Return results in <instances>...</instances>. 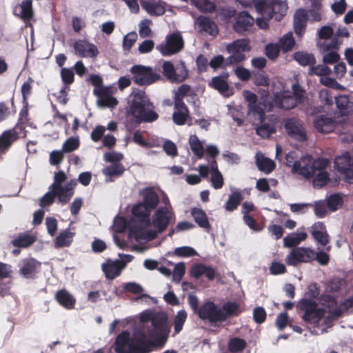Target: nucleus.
Instances as JSON below:
<instances>
[{
    "label": "nucleus",
    "instance_id": "obj_15",
    "mask_svg": "<svg viewBox=\"0 0 353 353\" xmlns=\"http://www.w3.org/2000/svg\"><path fill=\"white\" fill-rule=\"evenodd\" d=\"M273 103L276 108L284 110H291L299 105L293 97L292 92L288 90L274 94Z\"/></svg>",
    "mask_w": 353,
    "mask_h": 353
},
{
    "label": "nucleus",
    "instance_id": "obj_19",
    "mask_svg": "<svg viewBox=\"0 0 353 353\" xmlns=\"http://www.w3.org/2000/svg\"><path fill=\"white\" fill-rule=\"evenodd\" d=\"M190 273L195 279H199L204 275L209 281H213L217 275L216 269L203 263H196L192 265Z\"/></svg>",
    "mask_w": 353,
    "mask_h": 353
},
{
    "label": "nucleus",
    "instance_id": "obj_38",
    "mask_svg": "<svg viewBox=\"0 0 353 353\" xmlns=\"http://www.w3.org/2000/svg\"><path fill=\"white\" fill-rule=\"evenodd\" d=\"M353 166L351 156L348 152L339 156L334 159V168L339 172Z\"/></svg>",
    "mask_w": 353,
    "mask_h": 353
},
{
    "label": "nucleus",
    "instance_id": "obj_35",
    "mask_svg": "<svg viewBox=\"0 0 353 353\" xmlns=\"http://www.w3.org/2000/svg\"><path fill=\"white\" fill-rule=\"evenodd\" d=\"M77 185V181L70 180L65 186H63V190L59 191V202L62 204L68 203L74 195V188Z\"/></svg>",
    "mask_w": 353,
    "mask_h": 353
},
{
    "label": "nucleus",
    "instance_id": "obj_25",
    "mask_svg": "<svg viewBox=\"0 0 353 353\" xmlns=\"http://www.w3.org/2000/svg\"><path fill=\"white\" fill-rule=\"evenodd\" d=\"M314 128L319 132L329 133L334 130L335 128V121L325 115H320L315 117L313 121Z\"/></svg>",
    "mask_w": 353,
    "mask_h": 353
},
{
    "label": "nucleus",
    "instance_id": "obj_31",
    "mask_svg": "<svg viewBox=\"0 0 353 353\" xmlns=\"http://www.w3.org/2000/svg\"><path fill=\"white\" fill-rule=\"evenodd\" d=\"M143 196L141 203L148 208L154 210L159 203V197L156 192L151 188H146L141 192Z\"/></svg>",
    "mask_w": 353,
    "mask_h": 353
},
{
    "label": "nucleus",
    "instance_id": "obj_60",
    "mask_svg": "<svg viewBox=\"0 0 353 353\" xmlns=\"http://www.w3.org/2000/svg\"><path fill=\"white\" fill-rule=\"evenodd\" d=\"M66 178L65 174L62 170L55 173L54 183L50 186V189H53L59 192L63 190L62 183L66 180Z\"/></svg>",
    "mask_w": 353,
    "mask_h": 353
},
{
    "label": "nucleus",
    "instance_id": "obj_14",
    "mask_svg": "<svg viewBox=\"0 0 353 353\" xmlns=\"http://www.w3.org/2000/svg\"><path fill=\"white\" fill-rule=\"evenodd\" d=\"M153 345V342L143 332H138L133 335L130 350L139 353H148L150 351V347Z\"/></svg>",
    "mask_w": 353,
    "mask_h": 353
},
{
    "label": "nucleus",
    "instance_id": "obj_48",
    "mask_svg": "<svg viewBox=\"0 0 353 353\" xmlns=\"http://www.w3.org/2000/svg\"><path fill=\"white\" fill-rule=\"evenodd\" d=\"M278 44L279 45L281 50L285 52L291 50L295 44L292 33L288 32L285 34L281 39H280Z\"/></svg>",
    "mask_w": 353,
    "mask_h": 353
},
{
    "label": "nucleus",
    "instance_id": "obj_57",
    "mask_svg": "<svg viewBox=\"0 0 353 353\" xmlns=\"http://www.w3.org/2000/svg\"><path fill=\"white\" fill-rule=\"evenodd\" d=\"M33 83V79L28 77V80L22 84L21 88V92L22 94V103H26L29 97L31 95L32 92Z\"/></svg>",
    "mask_w": 353,
    "mask_h": 353
},
{
    "label": "nucleus",
    "instance_id": "obj_54",
    "mask_svg": "<svg viewBox=\"0 0 353 353\" xmlns=\"http://www.w3.org/2000/svg\"><path fill=\"white\" fill-rule=\"evenodd\" d=\"M187 319V312L183 310H179L174 318V333L179 334L183 329V325Z\"/></svg>",
    "mask_w": 353,
    "mask_h": 353
},
{
    "label": "nucleus",
    "instance_id": "obj_10",
    "mask_svg": "<svg viewBox=\"0 0 353 353\" xmlns=\"http://www.w3.org/2000/svg\"><path fill=\"white\" fill-rule=\"evenodd\" d=\"M315 259V252L310 248H294L285 258L288 265H297L300 263H309Z\"/></svg>",
    "mask_w": 353,
    "mask_h": 353
},
{
    "label": "nucleus",
    "instance_id": "obj_11",
    "mask_svg": "<svg viewBox=\"0 0 353 353\" xmlns=\"http://www.w3.org/2000/svg\"><path fill=\"white\" fill-rule=\"evenodd\" d=\"M73 48L75 54L80 57L94 58L99 54L97 46L85 39L76 41L73 44Z\"/></svg>",
    "mask_w": 353,
    "mask_h": 353
},
{
    "label": "nucleus",
    "instance_id": "obj_41",
    "mask_svg": "<svg viewBox=\"0 0 353 353\" xmlns=\"http://www.w3.org/2000/svg\"><path fill=\"white\" fill-rule=\"evenodd\" d=\"M141 5L150 15H162L165 12L164 8L156 2L142 1Z\"/></svg>",
    "mask_w": 353,
    "mask_h": 353
},
{
    "label": "nucleus",
    "instance_id": "obj_33",
    "mask_svg": "<svg viewBox=\"0 0 353 353\" xmlns=\"http://www.w3.org/2000/svg\"><path fill=\"white\" fill-rule=\"evenodd\" d=\"M191 214L193 216L194 221L200 228L208 230L210 229V224L206 213L202 209L193 208L191 210Z\"/></svg>",
    "mask_w": 353,
    "mask_h": 353
},
{
    "label": "nucleus",
    "instance_id": "obj_47",
    "mask_svg": "<svg viewBox=\"0 0 353 353\" xmlns=\"http://www.w3.org/2000/svg\"><path fill=\"white\" fill-rule=\"evenodd\" d=\"M51 191H48L46 192L41 199L39 202V205L41 208H46L50 206L55 200V198L57 196L58 200L59 201V197L61 196L60 193L53 189H50Z\"/></svg>",
    "mask_w": 353,
    "mask_h": 353
},
{
    "label": "nucleus",
    "instance_id": "obj_34",
    "mask_svg": "<svg viewBox=\"0 0 353 353\" xmlns=\"http://www.w3.org/2000/svg\"><path fill=\"white\" fill-rule=\"evenodd\" d=\"M248 39H237L227 46L229 53H243L250 50Z\"/></svg>",
    "mask_w": 353,
    "mask_h": 353
},
{
    "label": "nucleus",
    "instance_id": "obj_43",
    "mask_svg": "<svg viewBox=\"0 0 353 353\" xmlns=\"http://www.w3.org/2000/svg\"><path fill=\"white\" fill-rule=\"evenodd\" d=\"M294 58L301 65H309L310 68L316 63V59L312 54L297 52L294 54Z\"/></svg>",
    "mask_w": 353,
    "mask_h": 353
},
{
    "label": "nucleus",
    "instance_id": "obj_36",
    "mask_svg": "<svg viewBox=\"0 0 353 353\" xmlns=\"http://www.w3.org/2000/svg\"><path fill=\"white\" fill-rule=\"evenodd\" d=\"M307 234L305 232L291 233L283 239V244L287 248H292L306 239Z\"/></svg>",
    "mask_w": 353,
    "mask_h": 353
},
{
    "label": "nucleus",
    "instance_id": "obj_8",
    "mask_svg": "<svg viewBox=\"0 0 353 353\" xmlns=\"http://www.w3.org/2000/svg\"><path fill=\"white\" fill-rule=\"evenodd\" d=\"M175 218L170 205L158 208L152 216V225L159 233L163 232L168 227L172 219Z\"/></svg>",
    "mask_w": 353,
    "mask_h": 353
},
{
    "label": "nucleus",
    "instance_id": "obj_45",
    "mask_svg": "<svg viewBox=\"0 0 353 353\" xmlns=\"http://www.w3.org/2000/svg\"><path fill=\"white\" fill-rule=\"evenodd\" d=\"M199 26L201 30L205 32L212 36H216L218 34V30L216 24L208 17H202L199 21Z\"/></svg>",
    "mask_w": 353,
    "mask_h": 353
},
{
    "label": "nucleus",
    "instance_id": "obj_51",
    "mask_svg": "<svg viewBox=\"0 0 353 353\" xmlns=\"http://www.w3.org/2000/svg\"><path fill=\"white\" fill-rule=\"evenodd\" d=\"M256 133L262 138H269L272 134L276 132V129L273 125L269 123H261L256 125Z\"/></svg>",
    "mask_w": 353,
    "mask_h": 353
},
{
    "label": "nucleus",
    "instance_id": "obj_44",
    "mask_svg": "<svg viewBox=\"0 0 353 353\" xmlns=\"http://www.w3.org/2000/svg\"><path fill=\"white\" fill-rule=\"evenodd\" d=\"M189 143L191 150L198 158L201 159L203 157V146L196 135H191L189 139Z\"/></svg>",
    "mask_w": 353,
    "mask_h": 353
},
{
    "label": "nucleus",
    "instance_id": "obj_53",
    "mask_svg": "<svg viewBox=\"0 0 353 353\" xmlns=\"http://www.w3.org/2000/svg\"><path fill=\"white\" fill-rule=\"evenodd\" d=\"M124 171V166L121 163H114L112 165L105 167L103 170V173L109 176H121Z\"/></svg>",
    "mask_w": 353,
    "mask_h": 353
},
{
    "label": "nucleus",
    "instance_id": "obj_28",
    "mask_svg": "<svg viewBox=\"0 0 353 353\" xmlns=\"http://www.w3.org/2000/svg\"><path fill=\"white\" fill-rule=\"evenodd\" d=\"M15 16L23 21H30L34 16L32 0H23L13 11Z\"/></svg>",
    "mask_w": 353,
    "mask_h": 353
},
{
    "label": "nucleus",
    "instance_id": "obj_46",
    "mask_svg": "<svg viewBox=\"0 0 353 353\" xmlns=\"http://www.w3.org/2000/svg\"><path fill=\"white\" fill-rule=\"evenodd\" d=\"M321 304L327 308L328 315L330 316V312L335 310L339 305L336 299L330 294H323L320 296Z\"/></svg>",
    "mask_w": 353,
    "mask_h": 353
},
{
    "label": "nucleus",
    "instance_id": "obj_4",
    "mask_svg": "<svg viewBox=\"0 0 353 353\" xmlns=\"http://www.w3.org/2000/svg\"><path fill=\"white\" fill-rule=\"evenodd\" d=\"M296 310L299 314H302V319L310 323L319 322L325 313V310L319 307L315 301L306 298L297 303Z\"/></svg>",
    "mask_w": 353,
    "mask_h": 353
},
{
    "label": "nucleus",
    "instance_id": "obj_23",
    "mask_svg": "<svg viewBox=\"0 0 353 353\" xmlns=\"http://www.w3.org/2000/svg\"><path fill=\"white\" fill-rule=\"evenodd\" d=\"M176 110L174 112L172 119L176 125H184L189 115L187 105L182 99H176L174 103Z\"/></svg>",
    "mask_w": 353,
    "mask_h": 353
},
{
    "label": "nucleus",
    "instance_id": "obj_40",
    "mask_svg": "<svg viewBox=\"0 0 353 353\" xmlns=\"http://www.w3.org/2000/svg\"><path fill=\"white\" fill-rule=\"evenodd\" d=\"M256 163L259 170L266 174L272 172L276 167L275 163L272 160L263 156L261 157L257 156Z\"/></svg>",
    "mask_w": 353,
    "mask_h": 353
},
{
    "label": "nucleus",
    "instance_id": "obj_2",
    "mask_svg": "<svg viewBox=\"0 0 353 353\" xmlns=\"http://www.w3.org/2000/svg\"><path fill=\"white\" fill-rule=\"evenodd\" d=\"M255 9L263 17L279 21L285 15L288 5L285 0H259Z\"/></svg>",
    "mask_w": 353,
    "mask_h": 353
},
{
    "label": "nucleus",
    "instance_id": "obj_56",
    "mask_svg": "<svg viewBox=\"0 0 353 353\" xmlns=\"http://www.w3.org/2000/svg\"><path fill=\"white\" fill-rule=\"evenodd\" d=\"M246 346V342L244 339L238 337L233 338L228 343V349L230 352L236 353L243 351Z\"/></svg>",
    "mask_w": 353,
    "mask_h": 353
},
{
    "label": "nucleus",
    "instance_id": "obj_24",
    "mask_svg": "<svg viewBox=\"0 0 353 353\" xmlns=\"http://www.w3.org/2000/svg\"><path fill=\"white\" fill-rule=\"evenodd\" d=\"M12 270L10 264L0 261V296H5L8 294L9 288L4 281L11 280Z\"/></svg>",
    "mask_w": 353,
    "mask_h": 353
},
{
    "label": "nucleus",
    "instance_id": "obj_21",
    "mask_svg": "<svg viewBox=\"0 0 353 353\" xmlns=\"http://www.w3.org/2000/svg\"><path fill=\"white\" fill-rule=\"evenodd\" d=\"M285 128L288 134L294 139L299 141H304L307 139L306 132L302 125L290 119L285 124Z\"/></svg>",
    "mask_w": 353,
    "mask_h": 353
},
{
    "label": "nucleus",
    "instance_id": "obj_27",
    "mask_svg": "<svg viewBox=\"0 0 353 353\" xmlns=\"http://www.w3.org/2000/svg\"><path fill=\"white\" fill-rule=\"evenodd\" d=\"M57 302L67 310L74 308L76 304L75 298L65 289L58 290L54 296Z\"/></svg>",
    "mask_w": 353,
    "mask_h": 353
},
{
    "label": "nucleus",
    "instance_id": "obj_3",
    "mask_svg": "<svg viewBox=\"0 0 353 353\" xmlns=\"http://www.w3.org/2000/svg\"><path fill=\"white\" fill-rule=\"evenodd\" d=\"M330 161L324 158H318L313 162L311 159L304 157L301 162H297L293 165V174H298L305 178L314 177L316 172L325 171L329 165Z\"/></svg>",
    "mask_w": 353,
    "mask_h": 353
},
{
    "label": "nucleus",
    "instance_id": "obj_1",
    "mask_svg": "<svg viewBox=\"0 0 353 353\" xmlns=\"http://www.w3.org/2000/svg\"><path fill=\"white\" fill-rule=\"evenodd\" d=\"M132 97L128 115L132 116L136 123H151L157 120L159 114L154 110L153 103L144 91H134Z\"/></svg>",
    "mask_w": 353,
    "mask_h": 353
},
{
    "label": "nucleus",
    "instance_id": "obj_13",
    "mask_svg": "<svg viewBox=\"0 0 353 353\" xmlns=\"http://www.w3.org/2000/svg\"><path fill=\"white\" fill-rule=\"evenodd\" d=\"M152 210L144 205L141 202L134 205L132 208V214L137 221L141 228H147L151 225L150 216Z\"/></svg>",
    "mask_w": 353,
    "mask_h": 353
},
{
    "label": "nucleus",
    "instance_id": "obj_52",
    "mask_svg": "<svg viewBox=\"0 0 353 353\" xmlns=\"http://www.w3.org/2000/svg\"><path fill=\"white\" fill-rule=\"evenodd\" d=\"M90 81L91 83L96 87L94 92L98 95L105 94L107 93V88L103 86V79L98 74H91L90 76Z\"/></svg>",
    "mask_w": 353,
    "mask_h": 353
},
{
    "label": "nucleus",
    "instance_id": "obj_55",
    "mask_svg": "<svg viewBox=\"0 0 353 353\" xmlns=\"http://www.w3.org/2000/svg\"><path fill=\"white\" fill-rule=\"evenodd\" d=\"M343 203V199L340 195L333 194L327 198L326 205L330 210L334 212L342 206Z\"/></svg>",
    "mask_w": 353,
    "mask_h": 353
},
{
    "label": "nucleus",
    "instance_id": "obj_32",
    "mask_svg": "<svg viewBox=\"0 0 353 353\" xmlns=\"http://www.w3.org/2000/svg\"><path fill=\"white\" fill-rule=\"evenodd\" d=\"M221 309L224 316L222 323L225 321L229 317L238 316L242 312L240 304L236 301H228L223 304Z\"/></svg>",
    "mask_w": 353,
    "mask_h": 353
},
{
    "label": "nucleus",
    "instance_id": "obj_17",
    "mask_svg": "<svg viewBox=\"0 0 353 353\" xmlns=\"http://www.w3.org/2000/svg\"><path fill=\"white\" fill-rule=\"evenodd\" d=\"M254 18L247 12H240L235 17V21L233 24V30L239 34H242L254 25Z\"/></svg>",
    "mask_w": 353,
    "mask_h": 353
},
{
    "label": "nucleus",
    "instance_id": "obj_18",
    "mask_svg": "<svg viewBox=\"0 0 353 353\" xmlns=\"http://www.w3.org/2000/svg\"><path fill=\"white\" fill-rule=\"evenodd\" d=\"M125 268V263L123 261L119 259L115 261L107 260L101 265L102 271L108 279L112 280L119 276L123 269Z\"/></svg>",
    "mask_w": 353,
    "mask_h": 353
},
{
    "label": "nucleus",
    "instance_id": "obj_5",
    "mask_svg": "<svg viewBox=\"0 0 353 353\" xmlns=\"http://www.w3.org/2000/svg\"><path fill=\"white\" fill-rule=\"evenodd\" d=\"M150 321L154 329L150 331V335L154 338L157 345H163L170 331L167 325V314L164 312H154L150 317Z\"/></svg>",
    "mask_w": 353,
    "mask_h": 353
},
{
    "label": "nucleus",
    "instance_id": "obj_39",
    "mask_svg": "<svg viewBox=\"0 0 353 353\" xmlns=\"http://www.w3.org/2000/svg\"><path fill=\"white\" fill-rule=\"evenodd\" d=\"M243 199V196L240 192H232L225 205V210L229 212L234 211L237 209Z\"/></svg>",
    "mask_w": 353,
    "mask_h": 353
},
{
    "label": "nucleus",
    "instance_id": "obj_63",
    "mask_svg": "<svg viewBox=\"0 0 353 353\" xmlns=\"http://www.w3.org/2000/svg\"><path fill=\"white\" fill-rule=\"evenodd\" d=\"M176 81L175 83H181L184 81L188 77V70L185 66L184 61H181L180 64L175 68Z\"/></svg>",
    "mask_w": 353,
    "mask_h": 353
},
{
    "label": "nucleus",
    "instance_id": "obj_61",
    "mask_svg": "<svg viewBox=\"0 0 353 353\" xmlns=\"http://www.w3.org/2000/svg\"><path fill=\"white\" fill-rule=\"evenodd\" d=\"M314 176L313 185L317 188L325 185L330 180L329 174L326 171L318 172Z\"/></svg>",
    "mask_w": 353,
    "mask_h": 353
},
{
    "label": "nucleus",
    "instance_id": "obj_42",
    "mask_svg": "<svg viewBox=\"0 0 353 353\" xmlns=\"http://www.w3.org/2000/svg\"><path fill=\"white\" fill-rule=\"evenodd\" d=\"M36 238L28 234H21L12 241V244L17 248H27L34 243Z\"/></svg>",
    "mask_w": 353,
    "mask_h": 353
},
{
    "label": "nucleus",
    "instance_id": "obj_30",
    "mask_svg": "<svg viewBox=\"0 0 353 353\" xmlns=\"http://www.w3.org/2000/svg\"><path fill=\"white\" fill-rule=\"evenodd\" d=\"M265 105L262 103L248 108V117L253 125L262 123L265 119Z\"/></svg>",
    "mask_w": 353,
    "mask_h": 353
},
{
    "label": "nucleus",
    "instance_id": "obj_9",
    "mask_svg": "<svg viewBox=\"0 0 353 353\" xmlns=\"http://www.w3.org/2000/svg\"><path fill=\"white\" fill-rule=\"evenodd\" d=\"M197 315L202 320H208L211 325L222 323V319H224L221 307L212 301H208L201 305L197 311Z\"/></svg>",
    "mask_w": 353,
    "mask_h": 353
},
{
    "label": "nucleus",
    "instance_id": "obj_7",
    "mask_svg": "<svg viewBox=\"0 0 353 353\" xmlns=\"http://www.w3.org/2000/svg\"><path fill=\"white\" fill-rule=\"evenodd\" d=\"M183 48V39L179 32L167 35L165 43H162L157 46V49L163 56H170L176 54Z\"/></svg>",
    "mask_w": 353,
    "mask_h": 353
},
{
    "label": "nucleus",
    "instance_id": "obj_26",
    "mask_svg": "<svg viewBox=\"0 0 353 353\" xmlns=\"http://www.w3.org/2000/svg\"><path fill=\"white\" fill-rule=\"evenodd\" d=\"M132 343V338L130 337V332L123 331L115 339L114 351L117 353H128Z\"/></svg>",
    "mask_w": 353,
    "mask_h": 353
},
{
    "label": "nucleus",
    "instance_id": "obj_29",
    "mask_svg": "<svg viewBox=\"0 0 353 353\" xmlns=\"http://www.w3.org/2000/svg\"><path fill=\"white\" fill-rule=\"evenodd\" d=\"M352 307L353 295L348 297L343 303L339 305V306L335 310H333V311L330 312V316L325 317V323L327 324L334 320L338 319L343 315L344 312H347L349 309Z\"/></svg>",
    "mask_w": 353,
    "mask_h": 353
},
{
    "label": "nucleus",
    "instance_id": "obj_62",
    "mask_svg": "<svg viewBox=\"0 0 353 353\" xmlns=\"http://www.w3.org/2000/svg\"><path fill=\"white\" fill-rule=\"evenodd\" d=\"M79 140L78 138L70 137L68 138L62 145V150L65 153L72 152L79 147Z\"/></svg>",
    "mask_w": 353,
    "mask_h": 353
},
{
    "label": "nucleus",
    "instance_id": "obj_16",
    "mask_svg": "<svg viewBox=\"0 0 353 353\" xmlns=\"http://www.w3.org/2000/svg\"><path fill=\"white\" fill-rule=\"evenodd\" d=\"M229 74L227 72H222L220 75L212 77L209 86L223 96L229 97L230 93V88L228 83Z\"/></svg>",
    "mask_w": 353,
    "mask_h": 353
},
{
    "label": "nucleus",
    "instance_id": "obj_58",
    "mask_svg": "<svg viewBox=\"0 0 353 353\" xmlns=\"http://www.w3.org/2000/svg\"><path fill=\"white\" fill-rule=\"evenodd\" d=\"M335 102L337 108L340 110L341 114H347L349 112L350 101L349 98L345 95H341L335 98Z\"/></svg>",
    "mask_w": 353,
    "mask_h": 353
},
{
    "label": "nucleus",
    "instance_id": "obj_12",
    "mask_svg": "<svg viewBox=\"0 0 353 353\" xmlns=\"http://www.w3.org/2000/svg\"><path fill=\"white\" fill-rule=\"evenodd\" d=\"M23 128V125L17 123L14 128L3 131L0 135V150H8L19 139V130L21 131Z\"/></svg>",
    "mask_w": 353,
    "mask_h": 353
},
{
    "label": "nucleus",
    "instance_id": "obj_37",
    "mask_svg": "<svg viewBox=\"0 0 353 353\" xmlns=\"http://www.w3.org/2000/svg\"><path fill=\"white\" fill-rule=\"evenodd\" d=\"M74 234V233L71 232L68 230L61 232L56 238L55 247H69L73 241Z\"/></svg>",
    "mask_w": 353,
    "mask_h": 353
},
{
    "label": "nucleus",
    "instance_id": "obj_49",
    "mask_svg": "<svg viewBox=\"0 0 353 353\" xmlns=\"http://www.w3.org/2000/svg\"><path fill=\"white\" fill-rule=\"evenodd\" d=\"M311 1L312 9L307 10V14H310L311 20L313 21H320L321 15L319 12L321 8V0H310Z\"/></svg>",
    "mask_w": 353,
    "mask_h": 353
},
{
    "label": "nucleus",
    "instance_id": "obj_22",
    "mask_svg": "<svg viewBox=\"0 0 353 353\" xmlns=\"http://www.w3.org/2000/svg\"><path fill=\"white\" fill-rule=\"evenodd\" d=\"M41 263L33 258L23 260L19 273L26 279H34L37 268H40Z\"/></svg>",
    "mask_w": 353,
    "mask_h": 353
},
{
    "label": "nucleus",
    "instance_id": "obj_20",
    "mask_svg": "<svg viewBox=\"0 0 353 353\" xmlns=\"http://www.w3.org/2000/svg\"><path fill=\"white\" fill-rule=\"evenodd\" d=\"M308 20L307 12L305 9H298L294 16V30L295 34L301 37L306 30Z\"/></svg>",
    "mask_w": 353,
    "mask_h": 353
},
{
    "label": "nucleus",
    "instance_id": "obj_6",
    "mask_svg": "<svg viewBox=\"0 0 353 353\" xmlns=\"http://www.w3.org/2000/svg\"><path fill=\"white\" fill-rule=\"evenodd\" d=\"M132 80L141 86L150 85L161 79V75L154 72L153 68L141 64L134 65L130 69Z\"/></svg>",
    "mask_w": 353,
    "mask_h": 353
},
{
    "label": "nucleus",
    "instance_id": "obj_64",
    "mask_svg": "<svg viewBox=\"0 0 353 353\" xmlns=\"http://www.w3.org/2000/svg\"><path fill=\"white\" fill-rule=\"evenodd\" d=\"M281 50L278 43H269L265 48V54L270 59L274 60L279 57Z\"/></svg>",
    "mask_w": 353,
    "mask_h": 353
},
{
    "label": "nucleus",
    "instance_id": "obj_59",
    "mask_svg": "<svg viewBox=\"0 0 353 353\" xmlns=\"http://www.w3.org/2000/svg\"><path fill=\"white\" fill-rule=\"evenodd\" d=\"M332 72L331 69L326 65H318L315 66L312 65L309 68L308 74L310 75L316 74L317 76L325 77L330 74Z\"/></svg>",
    "mask_w": 353,
    "mask_h": 353
},
{
    "label": "nucleus",
    "instance_id": "obj_50",
    "mask_svg": "<svg viewBox=\"0 0 353 353\" xmlns=\"http://www.w3.org/2000/svg\"><path fill=\"white\" fill-rule=\"evenodd\" d=\"M162 72L163 76L170 82L176 81V70L174 65L169 61H165L162 65Z\"/></svg>",
    "mask_w": 353,
    "mask_h": 353
}]
</instances>
